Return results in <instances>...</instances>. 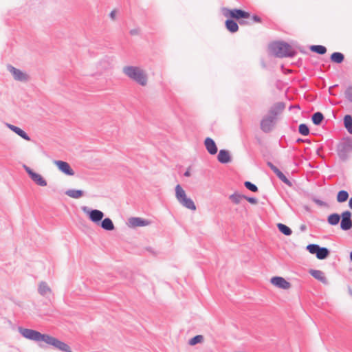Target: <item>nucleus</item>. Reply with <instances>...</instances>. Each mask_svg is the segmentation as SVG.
I'll return each instance as SVG.
<instances>
[{
	"mask_svg": "<svg viewBox=\"0 0 352 352\" xmlns=\"http://www.w3.org/2000/svg\"><path fill=\"white\" fill-rule=\"evenodd\" d=\"M352 151V140L347 139L341 142L338 147V152L341 159H346L348 154Z\"/></svg>",
	"mask_w": 352,
	"mask_h": 352,
	"instance_id": "423d86ee",
	"label": "nucleus"
},
{
	"mask_svg": "<svg viewBox=\"0 0 352 352\" xmlns=\"http://www.w3.org/2000/svg\"><path fill=\"white\" fill-rule=\"evenodd\" d=\"M301 141H302V140H300V139L298 140V142H301Z\"/></svg>",
	"mask_w": 352,
	"mask_h": 352,
	"instance_id": "864d4df0",
	"label": "nucleus"
},
{
	"mask_svg": "<svg viewBox=\"0 0 352 352\" xmlns=\"http://www.w3.org/2000/svg\"><path fill=\"white\" fill-rule=\"evenodd\" d=\"M349 198V193L346 190H340L337 195V201L340 203L346 201Z\"/></svg>",
	"mask_w": 352,
	"mask_h": 352,
	"instance_id": "7c9ffc66",
	"label": "nucleus"
},
{
	"mask_svg": "<svg viewBox=\"0 0 352 352\" xmlns=\"http://www.w3.org/2000/svg\"><path fill=\"white\" fill-rule=\"evenodd\" d=\"M268 166L271 168L272 166H274V164L272 162H267Z\"/></svg>",
	"mask_w": 352,
	"mask_h": 352,
	"instance_id": "3c124183",
	"label": "nucleus"
},
{
	"mask_svg": "<svg viewBox=\"0 0 352 352\" xmlns=\"http://www.w3.org/2000/svg\"><path fill=\"white\" fill-rule=\"evenodd\" d=\"M344 59V56L340 52H334L331 56V60L336 63H341Z\"/></svg>",
	"mask_w": 352,
	"mask_h": 352,
	"instance_id": "cd10ccee",
	"label": "nucleus"
},
{
	"mask_svg": "<svg viewBox=\"0 0 352 352\" xmlns=\"http://www.w3.org/2000/svg\"><path fill=\"white\" fill-rule=\"evenodd\" d=\"M350 259L352 261V252L350 253Z\"/></svg>",
	"mask_w": 352,
	"mask_h": 352,
	"instance_id": "603ef678",
	"label": "nucleus"
},
{
	"mask_svg": "<svg viewBox=\"0 0 352 352\" xmlns=\"http://www.w3.org/2000/svg\"><path fill=\"white\" fill-rule=\"evenodd\" d=\"M310 50L318 54H324L327 52V48L323 45H311Z\"/></svg>",
	"mask_w": 352,
	"mask_h": 352,
	"instance_id": "c85d7f7f",
	"label": "nucleus"
},
{
	"mask_svg": "<svg viewBox=\"0 0 352 352\" xmlns=\"http://www.w3.org/2000/svg\"><path fill=\"white\" fill-rule=\"evenodd\" d=\"M217 160L220 163L227 164L231 162L230 152L225 149H221L217 155Z\"/></svg>",
	"mask_w": 352,
	"mask_h": 352,
	"instance_id": "dca6fc26",
	"label": "nucleus"
},
{
	"mask_svg": "<svg viewBox=\"0 0 352 352\" xmlns=\"http://www.w3.org/2000/svg\"><path fill=\"white\" fill-rule=\"evenodd\" d=\"M54 163L58 167V170L64 174L69 176L74 175L75 172L67 162L61 160H55Z\"/></svg>",
	"mask_w": 352,
	"mask_h": 352,
	"instance_id": "9b49d317",
	"label": "nucleus"
},
{
	"mask_svg": "<svg viewBox=\"0 0 352 352\" xmlns=\"http://www.w3.org/2000/svg\"><path fill=\"white\" fill-rule=\"evenodd\" d=\"M175 197L178 202L180 201L181 200H182L183 199H185L186 197H187L185 190L182 188V187L179 184H177L175 186Z\"/></svg>",
	"mask_w": 352,
	"mask_h": 352,
	"instance_id": "4be33fe9",
	"label": "nucleus"
},
{
	"mask_svg": "<svg viewBox=\"0 0 352 352\" xmlns=\"http://www.w3.org/2000/svg\"><path fill=\"white\" fill-rule=\"evenodd\" d=\"M285 109V104L282 102H278L273 104L268 113L269 116H273L274 118L276 120V116L282 113Z\"/></svg>",
	"mask_w": 352,
	"mask_h": 352,
	"instance_id": "4468645a",
	"label": "nucleus"
},
{
	"mask_svg": "<svg viewBox=\"0 0 352 352\" xmlns=\"http://www.w3.org/2000/svg\"><path fill=\"white\" fill-rule=\"evenodd\" d=\"M150 224V221L140 217H131L128 220V225L131 228L143 227Z\"/></svg>",
	"mask_w": 352,
	"mask_h": 352,
	"instance_id": "ddd939ff",
	"label": "nucleus"
},
{
	"mask_svg": "<svg viewBox=\"0 0 352 352\" xmlns=\"http://www.w3.org/2000/svg\"><path fill=\"white\" fill-rule=\"evenodd\" d=\"M340 228L342 230H349L352 227L351 212L349 210L344 211L340 215Z\"/></svg>",
	"mask_w": 352,
	"mask_h": 352,
	"instance_id": "9d476101",
	"label": "nucleus"
},
{
	"mask_svg": "<svg viewBox=\"0 0 352 352\" xmlns=\"http://www.w3.org/2000/svg\"><path fill=\"white\" fill-rule=\"evenodd\" d=\"M100 226L102 229L107 231H112L115 228L112 220L108 217L104 218L103 220L102 219Z\"/></svg>",
	"mask_w": 352,
	"mask_h": 352,
	"instance_id": "6ab92c4d",
	"label": "nucleus"
},
{
	"mask_svg": "<svg viewBox=\"0 0 352 352\" xmlns=\"http://www.w3.org/2000/svg\"><path fill=\"white\" fill-rule=\"evenodd\" d=\"M204 340V337L203 336L201 335H197L195 337H193L192 338H191L189 342H188V344L191 346H193V345H195L197 344V343H200L202 341Z\"/></svg>",
	"mask_w": 352,
	"mask_h": 352,
	"instance_id": "473e14b6",
	"label": "nucleus"
},
{
	"mask_svg": "<svg viewBox=\"0 0 352 352\" xmlns=\"http://www.w3.org/2000/svg\"><path fill=\"white\" fill-rule=\"evenodd\" d=\"M111 19L115 20L116 16V11L112 10L109 14Z\"/></svg>",
	"mask_w": 352,
	"mask_h": 352,
	"instance_id": "37998d69",
	"label": "nucleus"
},
{
	"mask_svg": "<svg viewBox=\"0 0 352 352\" xmlns=\"http://www.w3.org/2000/svg\"><path fill=\"white\" fill-rule=\"evenodd\" d=\"M15 133H16L18 135H19L21 138H23L25 140H30V136L21 128H19Z\"/></svg>",
	"mask_w": 352,
	"mask_h": 352,
	"instance_id": "4c0bfd02",
	"label": "nucleus"
},
{
	"mask_svg": "<svg viewBox=\"0 0 352 352\" xmlns=\"http://www.w3.org/2000/svg\"><path fill=\"white\" fill-rule=\"evenodd\" d=\"M23 168L26 171V173L28 174L31 179L38 186H47V182L46 180L42 177L41 175L33 171L29 166L26 165H23Z\"/></svg>",
	"mask_w": 352,
	"mask_h": 352,
	"instance_id": "0eeeda50",
	"label": "nucleus"
},
{
	"mask_svg": "<svg viewBox=\"0 0 352 352\" xmlns=\"http://www.w3.org/2000/svg\"><path fill=\"white\" fill-rule=\"evenodd\" d=\"M309 274L316 279L320 280L323 283H327V278L323 272L318 270H311Z\"/></svg>",
	"mask_w": 352,
	"mask_h": 352,
	"instance_id": "f3484780",
	"label": "nucleus"
},
{
	"mask_svg": "<svg viewBox=\"0 0 352 352\" xmlns=\"http://www.w3.org/2000/svg\"><path fill=\"white\" fill-rule=\"evenodd\" d=\"M244 185H245V188H247L248 190H250L252 192H255L258 191L257 186L255 184L251 183L250 182H245L244 183Z\"/></svg>",
	"mask_w": 352,
	"mask_h": 352,
	"instance_id": "58836bf2",
	"label": "nucleus"
},
{
	"mask_svg": "<svg viewBox=\"0 0 352 352\" xmlns=\"http://www.w3.org/2000/svg\"><path fill=\"white\" fill-rule=\"evenodd\" d=\"M340 220V215L337 213H333L328 217L327 221L331 226H336Z\"/></svg>",
	"mask_w": 352,
	"mask_h": 352,
	"instance_id": "bb28decb",
	"label": "nucleus"
},
{
	"mask_svg": "<svg viewBox=\"0 0 352 352\" xmlns=\"http://www.w3.org/2000/svg\"><path fill=\"white\" fill-rule=\"evenodd\" d=\"M270 283L275 287L283 289H288L291 287V283L280 276L272 277Z\"/></svg>",
	"mask_w": 352,
	"mask_h": 352,
	"instance_id": "f8f14e48",
	"label": "nucleus"
},
{
	"mask_svg": "<svg viewBox=\"0 0 352 352\" xmlns=\"http://www.w3.org/2000/svg\"><path fill=\"white\" fill-rule=\"evenodd\" d=\"M229 199L234 204H239L241 200L245 199V196L239 193H234L229 197Z\"/></svg>",
	"mask_w": 352,
	"mask_h": 352,
	"instance_id": "c756f323",
	"label": "nucleus"
},
{
	"mask_svg": "<svg viewBox=\"0 0 352 352\" xmlns=\"http://www.w3.org/2000/svg\"><path fill=\"white\" fill-rule=\"evenodd\" d=\"M19 332L26 339L38 343L43 342L63 352H72L69 345L50 335L42 334L36 330L22 327L19 328Z\"/></svg>",
	"mask_w": 352,
	"mask_h": 352,
	"instance_id": "f257e3e1",
	"label": "nucleus"
},
{
	"mask_svg": "<svg viewBox=\"0 0 352 352\" xmlns=\"http://www.w3.org/2000/svg\"><path fill=\"white\" fill-rule=\"evenodd\" d=\"M222 13L226 17H230L236 19H249L250 14L248 12L240 9H228L223 8L222 9Z\"/></svg>",
	"mask_w": 352,
	"mask_h": 352,
	"instance_id": "20e7f679",
	"label": "nucleus"
},
{
	"mask_svg": "<svg viewBox=\"0 0 352 352\" xmlns=\"http://www.w3.org/2000/svg\"><path fill=\"white\" fill-rule=\"evenodd\" d=\"M123 74L132 80L142 86L147 84L148 77L146 72L140 67L125 66L122 69Z\"/></svg>",
	"mask_w": 352,
	"mask_h": 352,
	"instance_id": "f03ea898",
	"label": "nucleus"
},
{
	"mask_svg": "<svg viewBox=\"0 0 352 352\" xmlns=\"http://www.w3.org/2000/svg\"><path fill=\"white\" fill-rule=\"evenodd\" d=\"M344 125L347 131L352 134V117L350 115H346L344 117Z\"/></svg>",
	"mask_w": 352,
	"mask_h": 352,
	"instance_id": "393cba45",
	"label": "nucleus"
},
{
	"mask_svg": "<svg viewBox=\"0 0 352 352\" xmlns=\"http://www.w3.org/2000/svg\"><path fill=\"white\" fill-rule=\"evenodd\" d=\"M38 291V293L43 296H47L52 293L50 287L48 286L47 283L44 281H42L39 283Z\"/></svg>",
	"mask_w": 352,
	"mask_h": 352,
	"instance_id": "a211bd4d",
	"label": "nucleus"
},
{
	"mask_svg": "<svg viewBox=\"0 0 352 352\" xmlns=\"http://www.w3.org/2000/svg\"><path fill=\"white\" fill-rule=\"evenodd\" d=\"M179 203L184 207L191 210H196V206L194 203V201L189 197H186L185 199H183Z\"/></svg>",
	"mask_w": 352,
	"mask_h": 352,
	"instance_id": "aec40b11",
	"label": "nucleus"
},
{
	"mask_svg": "<svg viewBox=\"0 0 352 352\" xmlns=\"http://www.w3.org/2000/svg\"><path fill=\"white\" fill-rule=\"evenodd\" d=\"M245 199H246L248 202L252 204H256L258 203L257 199L254 197H248L245 196Z\"/></svg>",
	"mask_w": 352,
	"mask_h": 352,
	"instance_id": "a19ab883",
	"label": "nucleus"
},
{
	"mask_svg": "<svg viewBox=\"0 0 352 352\" xmlns=\"http://www.w3.org/2000/svg\"><path fill=\"white\" fill-rule=\"evenodd\" d=\"M329 251L327 248L320 247L316 255L318 259L322 260L326 258L329 256Z\"/></svg>",
	"mask_w": 352,
	"mask_h": 352,
	"instance_id": "b1692460",
	"label": "nucleus"
},
{
	"mask_svg": "<svg viewBox=\"0 0 352 352\" xmlns=\"http://www.w3.org/2000/svg\"><path fill=\"white\" fill-rule=\"evenodd\" d=\"M226 27L232 33L236 32L239 30L238 24L232 19L226 20Z\"/></svg>",
	"mask_w": 352,
	"mask_h": 352,
	"instance_id": "5701e85b",
	"label": "nucleus"
},
{
	"mask_svg": "<svg viewBox=\"0 0 352 352\" xmlns=\"http://www.w3.org/2000/svg\"><path fill=\"white\" fill-rule=\"evenodd\" d=\"M252 19L255 21V22H260L261 21V19L260 17H258V16L256 15H254L252 16Z\"/></svg>",
	"mask_w": 352,
	"mask_h": 352,
	"instance_id": "de8ad7c7",
	"label": "nucleus"
},
{
	"mask_svg": "<svg viewBox=\"0 0 352 352\" xmlns=\"http://www.w3.org/2000/svg\"><path fill=\"white\" fill-rule=\"evenodd\" d=\"M204 145L207 151L210 155H215L217 153V146L214 141L210 138H206L204 141Z\"/></svg>",
	"mask_w": 352,
	"mask_h": 352,
	"instance_id": "2eb2a0df",
	"label": "nucleus"
},
{
	"mask_svg": "<svg viewBox=\"0 0 352 352\" xmlns=\"http://www.w3.org/2000/svg\"><path fill=\"white\" fill-rule=\"evenodd\" d=\"M313 201L320 206H324V207L327 206V204L326 202H324L322 200H320L317 198H314Z\"/></svg>",
	"mask_w": 352,
	"mask_h": 352,
	"instance_id": "ea45409f",
	"label": "nucleus"
},
{
	"mask_svg": "<svg viewBox=\"0 0 352 352\" xmlns=\"http://www.w3.org/2000/svg\"><path fill=\"white\" fill-rule=\"evenodd\" d=\"M276 119L273 116H265L261 122V129L265 133L271 131L275 124Z\"/></svg>",
	"mask_w": 352,
	"mask_h": 352,
	"instance_id": "1a4fd4ad",
	"label": "nucleus"
},
{
	"mask_svg": "<svg viewBox=\"0 0 352 352\" xmlns=\"http://www.w3.org/2000/svg\"><path fill=\"white\" fill-rule=\"evenodd\" d=\"M323 120L324 116L321 112L319 111L314 113L311 117V120L316 125H320Z\"/></svg>",
	"mask_w": 352,
	"mask_h": 352,
	"instance_id": "a878e982",
	"label": "nucleus"
},
{
	"mask_svg": "<svg viewBox=\"0 0 352 352\" xmlns=\"http://www.w3.org/2000/svg\"><path fill=\"white\" fill-rule=\"evenodd\" d=\"M270 53L276 57H292L295 54L294 50L288 43L283 41H276L269 46Z\"/></svg>",
	"mask_w": 352,
	"mask_h": 352,
	"instance_id": "7ed1b4c3",
	"label": "nucleus"
},
{
	"mask_svg": "<svg viewBox=\"0 0 352 352\" xmlns=\"http://www.w3.org/2000/svg\"><path fill=\"white\" fill-rule=\"evenodd\" d=\"M277 226H278V228L280 230V232H281L285 235L289 236L292 234V230L286 225L283 224V223H278L277 225Z\"/></svg>",
	"mask_w": 352,
	"mask_h": 352,
	"instance_id": "2f4dec72",
	"label": "nucleus"
},
{
	"mask_svg": "<svg viewBox=\"0 0 352 352\" xmlns=\"http://www.w3.org/2000/svg\"><path fill=\"white\" fill-rule=\"evenodd\" d=\"M349 206L350 207L351 209H352V197H351V199H349Z\"/></svg>",
	"mask_w": 352,
	"mask_h": 352,
	"instance_id": "8fccbe9b",
	"label": "nucleus"
},
{
	"mask_svg": "<svg viewBox=\"0 0 352 352\" xmlns=\"http://www.w3.org/2000/svg\"><path fill=\"white\" fill-rule=\"evenodd\" d=\"M298 131L302 135H307L309 133V127L305 124H300L298 127Z\"/></svg>",
	"mask_w": 352,
	"mask_h": 352,
	"instance_id": "f704fd0d",
	"label": "nucleus"
},
{
	"mask_svg": "<svg viewBox=\"0 0 352 352\" xmlns=\"http://www.w3.org/2000/svg\"><path fill=\"white\" fill-rule=\"evenodd\" d=\"M65 195L74 199H79L84 195V192L81 190L69 189L65 191Z\"/></svg>",
	"mask_w": 352,
	"mask_h": 352,
	"instance_id": "412c9836",
	"label": "nucleus"
},
{
	"mask_svg": "<svg viewBox=\"0 0 352 352\" xmlns=\"http://www.w3.org/2000/svg\"><path fill=\"white\" fill-rule=\"evenodd\" d=\"M300 230L301 232H305L306 230H307V226L305 224H302L300 226Z\"/></svg>",
	"mask_w": 352,
	"mask_h": 352,
	"instance_id": "49530a36",
	"label": "nucleus"
},
{
	"mask_svg": "<svg viewBox=\"0 0 352 352\" xmlns=\"http://www.w3.org/2000/svg\"><path fill=\"white\" fill-rule=\"evenodd\" d=\"M82 210L89 216V219L92 222L97 224H98L104 217V213L97 209L89 210L87 206H83L82 207Z\"/></svg>",
	"mask_w": 352,
	"mask_h": 352,
	"instance_id": "39448f33",
	"label": "nucleus"
},
{
	"mask_svg": "<svg viewBox=\"0 0 352 352\" xmlns=\"http://www.w3.org/2000/svg\"><path fill=\"white\" fill-rule=\"evenodd\" d=\"M279 179L289 186H292V182L285 177V175L280 170L278 174L276 175Z\"/></svg>",
	"mask_w": 352,
	"mask_h": 352,
	"instance_id": "72a5a7b5",
	"label": "nucleus"
},
{
	"mask_svg": "<svg viewBox=\"0 0 352 352\" xmlns=\"http://www.w3.org/2000/svg\"><path fill=\"white\" fill-rule=\"evenodd\" d=\"M184 175L185 177H190V170H187L184 173Z\"/></svg>",
	"mask_w": 352,
	"mask_h": 352,
	"instance_id": "09e8293b",
	"label": "nucleus"
},
{
	"mask_svg": "<svg viewBox=\"0 0 352 352\" xmlns=\"http://www.w3.org/2000/svg\"><path fill=\"white\" fill-rule=\"evenodd\" d=\"M130 34L131 35H137L139 34V30L138 29H133L130 30Z\"/></svg>",
	"mask_w": 352,
	"mask_h": 352,
	"instance_id": "c03bdc74",
	"label": "nucleus"
},
{
	"mask_svg": "<svg viewBox=\"0 0 352 352\" xmlns=\"http://www.w3.org/2000/svg\"><path fill=\"white\" fill-rule=\"evenodd\" d=\"M320 246L317 244H309L307 246V250L313 254H316Z\"/></svg>",
	"mask_w": 352,
	"mask_h": 352,
	"instance_id": "e433bc0d",
	"label": "nucleus"
},
{
	"mask_svg": "<svg viewBox=\"0 0 352 352\" xmlns=\"http://www.w3.org/2000/svg\"><path fill=\"white\" fill-rule=\"evenodd\" d=\"M344 96L348 101L352 103V85L346 87L344 91Z\"/></svg>",
	"mask_w": 352,
	"mask_h": 352,
	"instance_id": "c9c22d12",
	"label": "nucleus"
},
{
	"mask_svg": "<svg viewBox=\"0 0 352 352\" xmlns=\"http://www.w3.org/2000/svg\"><path fill=\"white\" fill-rule=\"evenodd\" d=\"M271 170L276 175L280 170L276 166H272Z\"/></svg>",
	"mask_w": 352,
	"mask_h": 352,
	"instance_id": "a18cd8bd",
	"label": "nucleus"
},
{
	"mask_svg": "<svg viewBox=\"0 0 352 352\" xmlns=\"http://www.w3.org/2000/svg\"><path fill=\"white\" fill-rule=\"evenodd\" d=\"M8 70L12 75L14 79L20 82H27L29 80V76L23 71L12 66L8 65Z\"/></svg>",
	"mask_w": 352,
	"mask_h": 352,
	"instance_id": "6e6552de",
	"label": "nucleus"
},
{
	"mask_svg": "<svg viewBox=\"0 0 352 352\" xmlns=\"http://www.w3.org/2000/svg\"><path fill=\"white\" fill-rule=\"evenodd\" d=\"M6 126L10 129L11 131H12L13 132L16 133L17 129L19 128L16 126H14V125H12L11 124H9V123H6Z\"/></svg>",
	"mask_w": 352,
	"mask_h": 352,
	"instance_id": "79ce46f5",
	"label": "nucleus"
}]
</instances>
